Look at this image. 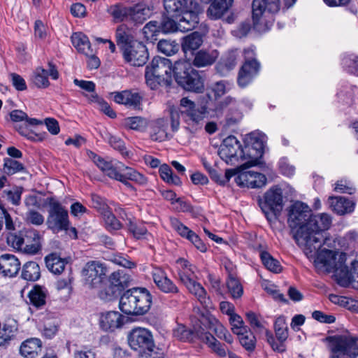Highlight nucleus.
I'll use <instances>...</instances> for the list:
<instances>
[{
  "instance_id": "46",
  "label": "nucleus",
  "mask_w": 358,
  "mask_h": 358,
  "mask_svg": "<svg viewBox=\"0 0 358 358\" xmlns=\"http://www.w3.org/2000/svg\"><path fill=\"white\" fill-rule=\"evenodd\" d=\"M96 166L109 178L115 180L117 177L118 169H120L119 163L115 166L111 162H108L103 158L96 161Z\"/></svg>"
},
{
  "instance_id": "37",
  "label": "nucleus",
  "mask_w": 358,
  "mask_h": 358,
  "mask_svg": "<svg viewBox=\"0 0 358 358\" xmlns=\"http://www.w3.org/2000/svg\"><path fill=\"white\" fill-rule=\"evenodd\" d=\"M203 43L202 36L200 33L194 31L182 38V50L185 53L197 50Z\"/></svg>"
},
{
  "instance_id": "35",
  "label": "nucleus",
  "mask_w": 358,
  "mask_h": 358,
  "mask_svg": "<svg viewBox=\"0 0 358 358\" xmlns=\"http://www.w3.org/2000/svg\"><path fill=\"white\" fill-rule=\"evenodd\" d=\"M114 101L119 104H124L127 106L136 107L140 105L141 96L137 92L129 90H124L120 92L112 93Z\"/></svg>"
},
{
  "instance_id": "4",
  "label": "nucleus",
  "mask_w": 358,
  "mask_h": 358,
  "mask_svg": "<svg viewBox=\"0 0 358 358\" xmlns=\"http://www.w3.org/2000/svg\"><path fill=\"white\" fill-rule=\"evenodd\" d=\"M173 73L177 83L184 90L201 93L204 90L203 81L199 72L185 62L176 61Z\"/></svg>"
},
{
  "instance_id": "27",
  "label": "nucleus",
  "mask_w": 358,
  "mask_h": 358,
  "mask_svg": "<svg viewBox=\"0 0 358 358\" xmlns=\"http://www.w3.org/2000/svg\"><path fill=\"white\" fill-rule=\"evenodd\" d=\"M234 0H214L206 10L207 17L213 20L221 19L231 8Z\"/></svg>"
},
{
  "instance_id": "20",
  "label": "nucleus",
  "mask_w": 358,
  "mask_h": 358,
  "mask_svg": "<svg viewBox=\"0 0 358 358\" xmlns=\"http://www.w3.org/2000/svg\"><path fill=\"white\" fill-rule=\"evenodd\" d=\"M259 63L256 59H246L238 72L237 83L241 87H246L258 73Z\"/></svg>"
},
{
  "instance_id": "30",
  "label": "nucleus",
  "mask_w": 358,
  "mask_h": 358,
  "mask_svg": "<svg viewBox=\"0 0 358 358\" xmlns=\"http://www.w3.org/2000/svg\"><path fill=\"white\" fill-rule=\"evenodd\" d=\"M328 202L331 209L340 215L352 213L355 206V202L344 196H329Z\"/></svg>"
},
{
  "instance_id": "9",
  "label": "nucleus",
  "mask_w": 358,
  "mask_h": 358,
  "mask_svg": "<svg viewBox=\"0 0 358 358\" xmlns=\"http://www.w3.org/2000/svg\"><path fill=\"white\" fill-rule=\"evenodd\" d=\"M218 155L227 164L234 165L239 159H246L244 148L234 136H229L222 143Z\"/></svg>"
},
{
  "instance_id": "41",
  "label": "nucleus",
  "mask_w": 358,
  "mask_h": 358,
  "mask_svg": "<svg viewBox=\"0 0 358 358\" xmlns=\"http://www.w3.org/2000/svg\"><path fill=\"white\" fill-rule=\"evenodd\" d=\"M22 278L27 281H36L41 277L39 265L36 262H27L22 266Z\"/></svg>"
},
{
  "instance_id": "31",
  "label": "nucleus",
  "mask_w": 358,
  "mask_h": 358,
  "mask_svg": "<svg viewBox=\"0 0 358 358\" xmlns=\"http://www.w3.org/2000/svg\"><path fill=\"white\" fill-rule=\"evenodd\" d=\"M195 331L196 336L201 338L215 353L222 357H226L229 351L226 349L224 344H222L210 333L204 332V329L201 331L195 329Z\"/></svg>"
},
{
  "instance_id": "2",
  "label": "nucleus",
  "mask_w": 358,
  "mask_h": 358,
  "mask_svg": "<svg viewBox=\"0 0 358 358\" xmlns=\"http://www.w3.org/2000/svg\"><path fill=\"white\" fill-rule=\"evenodd\" d=\"M152 303V294L146 288L134 287L120 296L119 308L128 315H143L149 311Z\"/></svg>"
},
{
  "instance_id": "61",
  "label": "nucleus",
  "mask_w": 358,
  "mask_h": 358,
  "mask_svg": "<svg viewBox=\"0 0 358 358\" xmlns=\"http://www.w3.org/2000/svg\"><path fill=\"white\" fill-rule=\"evenodd\" d=\"M126 29L124 25H120L116 30L117 43L121 46L122 50L126 45H129L132 43L130 42V36L127 33Z\"/></svg>"
},
{
  "instance_id": "59",
  "label": "nucleus",
  "mask_w": 358,
  "mask_h": 358,
  "mask_svg": "<svg viewBox=\"0 0 358 358\" xmlns=\"http://www.w3.org/2000/svg\"><path fill=\"white\" fill-rule=\"evenodd\" d=\"M159 23L161 32L164 34L173 33L179 31V27L178 26V21L176 22L171 17H164Z\"/></svg>"
},
{
  "instance_id": "56",
  "label": "nucleus",
  "mask_w": 358,
  "mask_h": 358,
  "mask_svg": "<svg viewBox=\"0 0 358 358\" xmlns=\"http://www.w3.org/2000/svg\"><path fill=\"white\" fill-rule=\"evenodd\" d=\"M106 228L109 230H118L122 228V224L114 215L111 210L101 215Z\"/></svg>"
},
{
  "instance_id": "50",
  "label": "nucleus",
  "mask_w": 358,
  "mask_h": 358,
  "mask_svg": "<svg viewBox=\"0 0 358 358\" xmlns=\"http://www.w3.org/2000/svg\"><path fill=\"white\" fill-rule=\"evenodd\" d=\"M29 298L31 304L39 308L45 305L46 294L39 286H35L29 293Z\"/></svg>"
},
{
  "instance_id": "42",
  "label": "nucleus",
  "mask_w": 358,
  "mask_h": 358,
  "mask_svg": "<svg viewBox=\"0 0 358 358\" xmlns=\"http://www.w3.org/2000/svg\"><path fill=\"white\" fill-rule=\"evenodd\" d=\"M110 285L117 289H124L129 285L130 277L120 271L113 272L109 278Z\"/></svg>"
},
{
  "instance_id": "10",
  "label": "nucleus",
  "mask_w": 358,
  "mask_h": 358,
  "mask_svg": "<svg viewBox=\"0 0 358 358\" xmlns=\"http://www.w3.org/2000/svg\"><path fill=\"white\" fill-rule=\"evenodd\" d=\"M128 343L131 349L139 352H152L155 348L153 336L145 328L133 329L128 334Z\"/></svg>"
},
{
  "instance_id": "33",
  "label": "nucleus",
  "mask_w": 358,
  "mask_h": 358,
  "mask_svg": "<svg viewBox=\"0 0 358 358\" xmlns=\"http://www.w3.org/2000/svg\"><path fill=\"white\" fill-rule=\"evenodd\" d=\"M218 57L219 52L216 50H201L195 54L192 63L198 68L206 67L215 63Z\"/></svg>"
},
{
  "instance_id": "6",
  "label": "nucleus",
  "mask_w": 358,
  "mask_h": 358,
  "mask_svg": "<svg viewBox=\"0 0 358 358\" xmlns=\"http://www.w3.org/2000/svg\"><path fill=\"white\" fill-rule=\"evenodd\" d=\"M48 205V215L46 221L48 228L53 232L66 231L69 226L68 211L55 198L47 199Z\"/></svg>"
},
{
  "instance_id": "51",
  "label": "nucleus",
  "mask_w": 358,
  "mask_h": 358,
  "mask_svg": "<svg viewBox=\"0 0 358 358\" xmlns=\"http://www.w3.org/2000/svg\"><path fill=\"white\" fill-rule=\"evenodd\" d=\"M157 49L162 53L167 56H171L178 51L179 45L174 41L162 39L158 42Z\"/></svg>"
},
{
  "instance_id": "39",
  "label": "nucleus",
  "mask_w": 358,
  "mask_h": 358,
  "mask_svg": "<svg viewBox=\"0 0 358 358\" xmlns=\"http://www.w3.org/2000/svg\"><path fill=\"white\" fill-rule=\"evenodd\" d=\"M73 46L84 55H92V48L86 35L81 32L74 33L71 36Z\"/></svg>"
},
{
  "instance_id": "28",
  "label": "nucleus",
  "mask_w": 358,
  "mask_h": 358,
  "mask_svg": "<svg viewBox=\"0 0 358 358\" xmlns=\"http://www.w3.org/2000/svg\"><path fill=\"white\" fill-rule=\"evenodd\" d=\"M205 322H208V328L214 331L217 338L229 344H231L234 342L231 334L216 318L211 315L205 316L202 315L201 323Z\"/></svg>"
},
{
  "instance_id": "3",
  "label": "nucleus",
  "mask_w": 358,
  "mask_h": 358,
  "mask_svg": "<svg viewBox=\"0 0 358 358\" xmlns=\"http://www.w3.org/2000/svg\"><path fill=\"white\" fill-rule=\"evenodd\" d=\"M173 67L169 59L155 57L146 66L145 77L148 86L156 90L159 86H169Z\"/></svg>"
},
{
  "instance_id": "1",
  "label": "nucleus",
  "mask_w": 358,
  "mask_h": 358,
  "mask_svg": "<svg viewBox=\"0 0 358 358\" xmlns=\"http://www.w3.org/2000/svg\"><path fill=\"white\" fill-rule=\"evenodd\" d=\"M331 224V217L327 213L311 215L308 222L297 229L294 238L306 255L313 256L322 245L327 244L329 238H325L323 231Z\"/></svg>"
},
{
  "instance_id": "43",
  "label": "nucleus",
  "mask_w": 358,
  "mask_h": 358,
  "mask_svg": "<svg viewBox=\"0 0 358 358\" xmlns=\"http://www.w3.org/2000/svg\"><path fill=\"white\" fill-rule=\"evenodd\" d=\"M3 174L8 176L13 175L18 172L25 173L26 168L18 161L12 158H5L3 164Z\"/></svg>"
},
{
  "instance_id": "32",
  "label": "nucleus",
  "mask_w": 358,
  "mask_h": 358,
  "mask_svg": "<svg viewBox=\"0 0 358 358\" xmlns=\"http://www.w3.org/2000/svg\"><path fill=\"white\" fill-rule=\"evenodd\" d=\"M119 166H120V169H118L117 177L115 178L116 180L124 182L126 180H129L140 185H145L147 183V178L135 169L129 166H125L122 163H119Z\"/></svg>"
},
{
  "instance_id": "17",
  "label": "nucleus",
  "mask_w": 358,
  "mask_h": 358,
  "mask_svg": "<svg viewBox=\"0 0 358 358\" xmlns=\"http://www.w3.org/2000/svg\"><path fill=\"white\" fill-rule=\"evenodd\" d=\"M187 10L182 13V16L178 20L179 31L182 32L188 31L196 27L199 22V15L202 12L201 5L196 2Z\"/></svg>"
},
{
  "instance_id": "12",
  "label": "nucleus",
  "mask_w": 358,
  "mask_h": 358,
  "mask_svg": "<svg viewBox=\"0 0 358 358\" xmlns=\"http://www.w3.org/2000/svg\"><path fill=\"white\" fill-rule=\"evenodd\" d=\"M274 327L275 336L278 341H275L272 333L268 329H265L266 339L274 351L282 352L285 350L284 342L288 337V327L285 317H278L275 320Z\"/></svg>"
},
{
  "instance_id": "15",
  "label": "nucleus",
  "mask_w": 358,
  "mask_h": 358,
  "mask_svg": "<svg viewBox=\"0 0 358 358\" xmlns=\"http://www.w3.org/2000/svg\"><path fill=\"white\" fill-rule=\"evenodd\" d=\"M238 103L235 98L228 96L219 102L216 110L228 108L225 115L224 127H231L236 125L243 118L242 113L237 108Z\"/></svg>"
},
{
  "instance_id": "5",
  "label": "nucleus",
  "mask_w": 358,
  "mask_h": 358,
  "mask_svg": "<svg viewBox=\"0 0 358 358\" xmlns=\"http://www.w3.org/2000/svg\"><path fill=\"white\" fill-rule=\"evenodd\" d=\"M280 8L279 0H253L252 3L254 27L261 29L268 28L274 20L273 15Z\"/></svg>"
},
{
  "instance_id": "48",
  "label": "nucleus",
  "mask_w": 358,
  "mask_h": 358,
  "mask_svg": "<svg viewBox=\"0 0 358 358\" xmlns=\"http://www.w3.org/2000/svg\"><path fill=\"white\" fill-rule=\"evenodd\" d=\"M166 122L164 120L160 119L156 121L150 134V138L155 141H163L167 138L166 131Z\"/></svg>"
},
{
  "instance_id": "49",
  "label": "nucleus",
  "mask_w": 358,
  "mask_h": 358,
  "mask_svg": "<svg viewBox=\"0 0 358 358\" xmlns=\"http://www.w3.org/2000/svg\"><path fill=\"white\" fill-rule=\"evenodd\" d=\"M260 257L263 264L266 268L273 272L280 273L282 271V266L279 261L274 259L268 252L263 251L260 254Z\"/></svg>"
},
{
  "instance_id": "29",
  "label": "nucleus",
  "mask_w": 358,
  "mask_h": 358,
  "mask_svg": "<svg viewBox=\"0 0 358 358\" xmlns=\"http://www.w3.org/2000/svg\"><path fill=\"white\" fill-rule=\"evenodd\" d=\"M124 317L117 311H108L100 317V326L104 331H114L123 325Z\"/></svg>"
},
{
  "instance_id": "24",
  "label": "nucleus",
  "mask_w": 358,
  "mask_h": 358,
  "mask_svg": "<svg viewBox=\"0 0 358 358\" xmlns=\"http://www.w3.org/2000/svg\"><path fill=\"white\" fill-rule=\"evenodd\" d=\"M41 236L35 229L23 231L22 252L35 255L41 250Z\"/></svg>"
},
{
  "instance_id": "21",
  "label": "nucleus",
  "mask_w": 358,
  "mask_h": 358,
  "mask_svg": "<svg viewBox=\"0 0 358 358\" xmlns=\"http://www.w3.org/2000/svg\"><path fill=\"white\" fill-rule=\"evenodd\" d=\"M236 182L241 186L250 188H259L266 182V176L253 171H243L236 178Z\"/></svg>"
},
{
  "instance_id": "45",
  "label": "nucleus",
  "mask_w": 358,
  "mask_h": 358,
  "mask_svg": "<svg viewBox=\"0 0 358 358\" xmlns=\"http://www.w3.org/2000/svg\"><path fill=\"white\" fill-rule=\"evenodd\" d=\"M48 72L41 67H38L32 76L33 83L38 88H47L50 85Z\"/></svg>"
},
{
  "instance_id": "7",
  "label": "nucleus",
  "mask_w": 358,
  "mask_h": 358,
  "mask_svg": "<svg viewBox=\"0 0 358 358\" xmlns=\"http://www.w3.org/2000/svg\"><path fill=\"white\" fill-rule=\"evenodd\" d=\"M265 136L258 132H252L248 137V143L243 148L246 159L249 160L241 165L242 169H247L257 165L264 155Z\"/></svg>"
},
{
  "instance_id": "23",
  "label": "nucleus",
  "mask_w": 358,
  "mask_h": 358,
  "mask_svg": "<svg viewBox=\"0 0 358 358\" xmlns=\"http://www.w3.org/2000/svg\"><path fill=\"white\" fill-rule=\"evenodd\" d=\"M183 285L196 298L205 309L210 310L214 308L210 297L207 295L206 289L194 278L183 283Z\"/></svg>"
},
{
  "instance_id": "38",
  "label": "nucleus",
  "mask_w": 358,
  "mask_h": 358,
  "mask_svg": "<svg viewBox=\"0 0 358 358\" xmlns=\"http://www.w3.org/2000/svg\"><path fill=\"white\" fill-rule=\"evenodd\" d=\"M150 14V9L144 4L138 3L130 7L129 17L136 23H143Z\"/></svg>"
},
{
  "instance_id": "44",
  "label": "nucleus",
  "mask_w": 358,
  "mask_h": 358,
  "mask_svg": "<svg viewBox=\"0 0 358 358\" xmlns=\"http://www.w3.org/2000/svg\"><path fill=\"white\" fill-rule=\"evenodd\" d=\"M227 287L234 299H238L243 294V288L239 280L231 274L229 275L227 280Z\"/></svg>"
},
{
  "instance_id": "64",
  "label": "nucleus",
  "mask_w": 358,
  "mask_h": 358,
  "mask_svg": "<svg viewBox=\"0 0 358 358\" xmlns=\"http://www.w3.org/2000/svg\"><path fill=\"white\" fill-rule=\"evenodd\" d=\"M343 64L350 73L358 76V56H348L343 59Z\"/></svg>"
},
{
  "instance_id": "40",
  "label": "nucleus",
  "mask_w": 358,
  "mask_h": 358,
  "mask_svg": "<svg viewBox=\"0 0 358 358\" xmlns=\"http://www.w3.org/2000/svg\"><path fill=\"white\" fill-rule=\"evenodd\" d=\"M177 264L178 266V275L182 284L194 278L192 265L187 260L179 259L177 260Z\"/></svg>"
},
{
  "instance_id": "8",
  "label": "nucleus",
  "mask_w": 358,
  "mask_h": 358,
  "mask_svg": "<svg viewBox=\"0 0 358 358\" xmlns=\"http://www.w3.org/2000/svg\"><path fill=\"white\" fill-rule=\"evenodd\" d=\"M329 341L332 352L339 353L350 358H355L358 355V336L338 335L329 337Z\"/></svg>"
},
{
  "instance_id": "22",
  "label": "nucleus",
  "mask_w": 358,
  "mask_h": 358,
  "mask_svg": "<svg viewBox=\"0 0 358 358\" xmlns=\"http://www.w3.org/2000/svg\"><path fill=\"white\" fill-rule=\"evenodd\" d=\"M21 267L20 260L11 254L0 256V275L3 277L13 278L19 272Z\"/></svg>"
},
{
  "instance_id": "53",
  "label": "nucleus",
  "mask_w": 358,
  "mask_h": 358,
  "mask_svg": "<svg viewBox=\"0 0 358 358\" xmlns=\"http://www.w3.org/2000/svg\"><path fill=\"white\" fill-rule=\"evenodd\" d=\"M195 329H200L201 331L203 329L201 326L199 327H194V330L192 331L191 330L187 329L185 326L180 324L173 330V336L180 341H189L193 338L192 336L194 334L196 335Z\"/></svg>"
},
{
  "instance_id": "25",
  "label": "nucleus",
  "mask_w": 358,
  "mask_h": 358,
  "mask_svg": "<svg viewBox=\"0 0 358 358\" xmlns=\"http://www.w3.org/2000/svg\"><path fill=\"white\" fill-rule=\"evenodd\" d=\"M264 205L276 214L282 208V192L277 186L269 189L264 194Z\"/></svg>"
},
{
  "instance_id": "54",
  "label": "nucleus",
  "mask_w": 358,
  "mask_h": 358,
  "mask_svg": "<svg viewBox=\"0 0 358 358\" xmlns=\"http://www.w3.org/2000/svg\"><path fill=\"white\" fill-rule=\"evenodd\" d=\"M127 228L129 231L137 239L146 238L148 234L146 227L143 224H137L131 219L129 220Z\"/></svg>"
},
{
  "instance_id": "11",
  "label": "nucleus",
  "mask_w": 358,
  "mask_h": 358,
  "mask_svg": "<svg viewBox=\"0 0 358 358\" xmlns=\"http://www.w3.org/2000/svg\"><path fill=\"white\" fill-rule=\"evenodd\" d=\"M107 268L97 261L88 262L82 269L84 283L90 289L99 287L106 275Z\"/></svg>"
},
{
  "instance_id": "36",
  "label": "nucleus",
  "mask_w": 358,
  "mask_h": 358,
  "mask_svg": "<svg viewBox=\"0 0 358 358\" xmlns=\"http://www.w3.org/2000/svg\"><path fill=\"white\" fill-rule=\"evenodd\" d=\"M45 262L47 268L55 275L62 273L67 263L65 259L60 257L56 253H52L46 256Z\"/></svg>"
},
{
  "instance_id": "58",
  "label": "nucleus",
  "mask_w": 358,
  "mask_h": 358,
  "mask_svg": "<svg viewBox=\"0 0 358 358\" xmlns=\"http://www.w3.org/2000/svg\"><path fill=\"white\" fill-rule=\"evenodd\" d=\"M88 99L92 102L97 103L100 106L101 110L110 118L116 117L115 112L110 108L108 103L103 99L99 98L96 94H92Z\"/></svg>"
},
{
  "instance_id": "52",
  "label": "nucleus",
  "mask_w": 358,
  "mask_h": 358,
  "mask_svg": "<svg viewBox=\"0 0 358 358\" xmlns=\"http://www.w3.org/2000/svg\"><path fill=\"white\" fill-rule=\"evenodd\" d=\"M239 342L242 347L249 353L252 352L256 347V338L249 330L243 334H238Z\"/></svg>"
},
{
  "instance_id": "18",
  "label": "nucleus",
  "mask_w": 358,
  "mask_h": 358,
  "mask_svg": "<svg viewBox=\"0 0 358 358\" xmlns=\"http://www.w3.org/2000/svg\"><path fill=\"white\" fill-rule=\"evenodd\" d=\"M308 257H315V263L317 267L323 268L327 273L336 271V254L326 248L317 250L313 256L306 255Z\"/></svg>"
},
{
  "instance_id": "57",
  "label": "nucleus",
  "mask_w": 358,
  "mask_h": 358,
  "mask_svg": "<svg viewBox=\"0 0 358 358\" xmlns=\"http://www.w3.org/2000/svg\"><path fill=\"white\" fill-rule=\"evenodd\" d=\"M124 124L125 127L136 131H143L147 127L146 120L141 117H127L124 120Z\"/></svg>"
},
{
  "instance_id": "14",
  "label": "nucleus",
  "mask_w": 358,
  "mask_h": 358,
  "mask_svg": "<svg viewBox=\"0 0 358 358\" xmlns=\"http://www.w3.org/2000/svg\"><path fill=\"white\" fill-rule=\"evenodd\" d=\"M311 216L309 207L301 202H296L289 210L287 222L290 228L300 229L305 226Z\"/></svg>"
},
{
  "instance_id": "13",
  "label": "nucleus",
  "mask_w": 358,
  "mask_h": 358,
  "mask_svg": "<svg viewBox=\"0 0 358 358\" xmlns=\"http://www.w3.org/2000/svg\"><path fill=\"white\" fill-rule=\"evenodd\" d=\"M122 51L124 59L132 66H141L148 61V53L142 43L134 41Z\"/></svg>"
},
{
  "instance_id": "26",
  "label": "nucleus",
  "mask_w": 358,
  "mask_h": 358,
  "mask_svg": "<svg viewBox=\"0 0 358 358\" xmlns=\"http://www.w3.org/2000/svg\"><path fill=\"white\" fill-rule=\"evenodd\" d=\"M197 1L195 0H164V7L171 17H180L182 13L187 10Z\"/></svg>"
},
{
  "instance_id": "47",
  "label": "nucleus",
  "mask_w": 358,
  "mask_h": 358,
  "mask_svg": "<svg viewBox=\"0 0 358 358\" xmlns=\"http://www.w3.org/2000/svg\"><path fill=\"white\" fill-rule=\"evenodd\" d=\"M159 173L162 179L169 184L180 185L182 184L180 178L173 174L171 167L164 164L159 166Z\"/></svg>"
},
{
  "instance_id": "34",
  "label": "nucleus",
  "mask_w": 358,
  "mask_h": 358,
  "mask_svg": "<svg viewBox=\"0 0 358 358\" xmlns=\"http://www.w3.org/2000/svg\"><path fill=\"white\" fill-rule=\"evenodd\" d=\"M42 342L36 338H30L21 343L20 354L25 358H35L41 350Z\"/></svg>"
},
{
  "instance_id": "63",
  "label": "nucleus",
  "mask_w": 358,
  "mask_h": 358,
  "mask_svg": "<svg viewBox=\"0 0 358 358\" xmlns=\"http://www.w3.org/2000/svg\"><path fill=\"white\" fill-rule=\"evenodd\" d=\"M7 243L13 248L22 251L23 248V231L20 233H9L7 236Z\"/></svg>"
},
{
  "instance_id": "60",
  "label": "nucleus",
  "mask_w": 358,
  "mask_h": 358,
  "mask_svg": "<svg viewBox=\"0 0 358 358\" xmlns=\"http://www.w3.org/2000/svg\"><path fill=\"white\" fill-rule=\"evenodd\" d=\"M231 88V84L227 80H220L215 83L210 87L211 91L216 98L221 97Z\"/></svg>"
},
{
  "instance_id": "16",
  "label": "nucleus",
  "mask_w": 358,
  "mask_h": 358,
  "mask_svg": "<svg viewBox=\"0 0 358 358\" xmlns=\"http://www.w3.org/2000/svg\"><path fill=\"white\" fill-rule=\"evenodd\" d=\"M151 275L155 285L161 292L169 294L179 293L178 287L168 278L166 273L161 267L152 266Z\"/></svg>"
},
{
  "instance_id": "55",
  "label": "nucleus",
  "mask_w": 358,
  "mask_h": 358,
  "mask_svg": "<svg viewBox=\"0 0 358 358\" xmlns=\"http://www.w3.org/2000/svg\"><path fill=\"white\" fill-rule=\"evenodd\" d=\"M229 322L232 327L231 331L236 335L243 334V333H247V331L249 330L248 327L244 325V322L241 317L236 313L229 317Z\"/></svg>"
},
{
  "instance_id": "62",
  "label": "nucleus",
  "mask_w": 358,
  "mask_h": 358,
  "mask_svg": "<svg viewBox=\"0 0 358 358\" xmlns=\"http://www.w3.org/2000/svg\"><path fill=\"white\" fill-rule=\"evenodd\" d=\"M23 188L21 187H15L10 190L4 191L6 195V199L14 206H19L21 203V196Z\"/></svg>"
},
{
  "instance_id": "19",
  "label": "nucleus",
  "mask_w": 358,
  "mask_h": 358,
  "mask_svg": "<svg viewBox=\"0 0 358 358\" xmlns=\"http://www.w3.org/2000/svg\"><path fill=\"white\" fill-rule=\"evenodd\" d=\"M185 128L190 134H196L203 128L205 117V111L199 109H194L189 111H182Z\"/></svg>"
}]
</instances>
